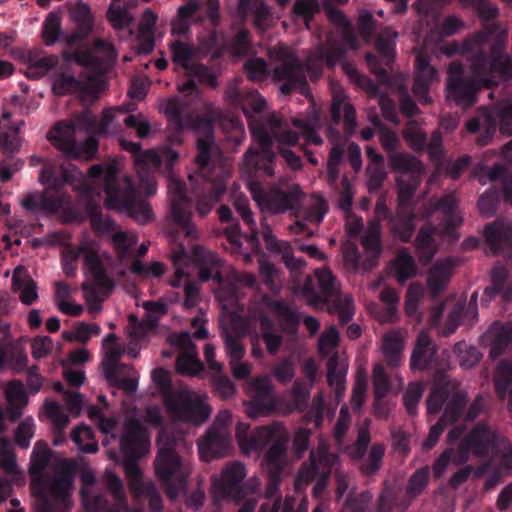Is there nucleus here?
<instances>
[{
  "label": "nucleus",
  "instance_id": "8",
  "mask_svg": "<svg viewBox=\"0 0 512 512\" xmlns=\"http://www.w3.org/2000/svg\"><path fill=\"white\" fill-rule=\"evenodd\" d=\"M158 448L154 468H156L159 479L165 484L168 495L175 499L185 490L186 478L190 473V468L174 453L172 443L168 440L164 431L160 433Z\"/></svg>",
  "mask_w": 512,
  "mask_h": 512
},
{
  "label": "nucleus",
  "instance_id": "59",
  "mask_svg": "<svg viewBox=\"0 0 512 512\" xmlns=\"http://www.w3.org/2000/svg\"><path fill=\"white\" fill-rule=\"evenodd\" d=\"M70 16L85 31L91 29L93 21L92 12L82 1L79 0L70 7Z\"/></svg>",
  "mask_w": 512,
  "mask_h": 512
},
{
  "label": "nucleus",
  "instance_id": "46",
  "mask_svg": "<svg viewBox=\"0 0 512 512\" xmlns=\"http://www.w3.org/2000/svg\"><path fill=\"white\" fill-rule=\"evenodd\" d=\"M380 299L385 307L383 312L376 314L378 321L382 323L395 321L399 300L397 292L391 288H385L380 294Z\"/></svg>",
  "mask_w": 512,
  "mask_h": 512
},
{
  "label": "nucleus",
  "instance_id": "40",
  "mask_svg": "<svg viewBox=\"0 0 512 512\" xmlns=\"http://www.w3.org/2000/svg\"><path fill=\"white\" fill-rule=\"evenodd\" d=\"M464 399L465 395H461L457 400L449 402L445 411V416H443L442 420L431 428L430 435H428L426 442H424L426 448H432L439 439L443 431V423L446 421L453 422L458 419L459 411L464 403Z\"/></svg>",
  "mask_w": 512,
  "mask_h": 512
},
{
  "label": "nucleus",
  "instance_id": "58",
  "mask_svg": "<svg viewBox=\"0 0 512 512\" xmlns=\"http://www.w3.org/2000/svg\"><path fill=\"white\" fill-rule=\"evenodd\" d=\"M454 351L457 355L458 363L463 369H470L479 362L480 355L476 348L470 347L465 342H458Z\"/></svg>",
  "mask_w": 512,
  "mask_h": 512
},
{
  "label": "nucleus",
  "instance_id": "18",
  "mask_svg": "<svg viewBox=\"0 0 512 512\" xmlns=\"http://www.w3.org/2000/svg\"><path fill=\"white\" fill-rule=\"evenodd\" d=\"M168 196H170L172 218L185 230L186 236L196 238L195 226L190 223L188 200L183 193L180 180L173 174L168 175Z\"/></svg>",
  "mask_w": 512,
  "mask_h": 512
},
{
  "label": "nucleus",
  "instance_id": "12",
  "mask_svg": "<svg viewBox=\"0 0 512 512\" xmlns=\"http://www.w3.org/2000/svg\"><path fill=\"white\" fill-rule=\"evenodd\" d=\"M80 127L77 124L59 123L51 129L48 138L51 144L60 150L66 157L88 160L97 151V142L94 137H88L83 144L75 143V134Z\"/></svg>",
  "mask_w": 512,
  "mask_h": 512
},
{
  "label": "nucleus",
  "instance_id": "19",
  "mask_svg": "<svg viewBox=\"0 0 512 512\" xmlns=\"http://www.w3.org/2000/svg\"><path fill=\"white\" fill-rule=\"evenodd\" d=\"M251 194L255 202H257L262 212L267 213H284L296 206L299 193L297 190L286 191H270L262 193L258 184H251Z\"/></svg>",
  "mask_w": 512,
  "mask_h": 512
},
{
  "label": "nucleus",
  "instance_id": "10",
  "mask_svg": "<svg viewBox=\"0 0 512 512\" xmlns=\"http://www.w3.org/2000/svg\"><path fill=\"white\" fill-rule=\"evenodd\" d=\"M434 212L446 220V228L444 230H434L432 228H424L420 230L417 237V249L419 257L425 261L430 260L442 237L449 235L451 228L458 225L462 221L461 215L456 211V200L454 195L449 194L446 198L433 204Z\"/></svg>",
  "mask_w": 512,
  "mask_h": 512
},
{
  "label": "nucleus",
  "instance_id": "43",
  "mask_svg": "<svg viewBox=\"0 0 512 512\" xmlns=\"http://www.w3.org/2000/svg\"><path fill=\"white\" fill-rule=\"evenodd\" d=\"M124 471H126V474L130 480V485L132 489H134L137 496L146 494L150 498V502L152 505L159 504V497L157 493L153 491L152 487L143 485L142 480L140 479V471L136 462H126V464H124Z\"/></svg>",
  "mask_w": 512,
  "mask_h": 512
},
{
  "label": "nucleus",
  "instance_id": "29",
  "mask_svg": "<svg viewBox=\"0 0 512 512\" xmlns=\"http://www.w3.org/2000/svg\"><path fill=\"white\" fill-rule=\"evenodd\" d=\"M27 68L26 75L28 78L37 79L40 78L51 70H58L63 56L58 58L56 56H45L41 52L30 51L26 58Z\"/></svg>",
  "mask_w": 512,
  "mask_h": 512
},
{
  "label": "nucleus",
  "instance_id": "27",
  "mask_svg": "<svg viewBox=\"0 0 512 512\" xmlns=\"http://www.w3.org/2000/svg\"><path fill=\"white\" fill-rule=\"evenodd\" d=\"M12 289L13 292L18 293L23 305H33L38 299L36 282L25 268H15L12 277Z\"/></svg>",
  "mask_w": 512,
  "mask_h": 512
},
{
  "label": "nucleus",
  "instance_id": "42",
  "mask_svg": "<svg viewBox=\"0 0 512 512\" xmlns=\"http://www.w3.org/2000/svg\"><path fill=\"white\" fill-rule=\"evenodd\" d=\"M347 373V364L345 361H337L336 358L332 357L329 362H327V381H329L331 387H333L334 392H336L337 397H342L345 392V383Z\"/></svg>",
  "mask_w": 512,
  "mask_h": 512
},
{
  "label": "nucleus",
  "instance_id": "16",
  "mask_svg": "<svg viewBox=\"0 0 512 512\" xmlns=\"http://www.w3.org/2000/svg\"><path fill=\"white\" fill-rule=\"evenodd\" d=\"M497 126L501 133L512 135V104L507 100L500 102L491 112H484L478 118H472L467 123L469 131L475 132L484 129L489 134Z\"/></svg>",
  "mask_w": 512,
  "mask_h": 512
},
{
  "label": "nucleus",
  "instance_id": "64",
  "mask_svg": "<svg viewBox=\"0 0 512 512\" xmlns=\"http://www.w3.org/2000/svg\"><path fill=\"white\" fill-rule=\"evenodd\" d=\"M196 10L194 3H189L186 6H181L178 11V16L172 22V32L175 34L186 33L188 29V22L190 17L193 16Z\"/></svg>",
  "mask_w": 512,
  "mask_h": 512
},
{
  "label": "nucleus",
  "instance_id": "20",
  "mask_svg": "<svg viewBox=\"0 0 512 512\" xmlns=\"http://www.w3.org/2000/svg\"><path fill=\"white\" fill-rule=\"evenodd\" d=\"M120 445L123 454L134 460L149 451L150 440L146 431L136 420H129L123 425Z\"/></svg>",
  "mask_w": 512,
  "mask_h": 512
},
{
  "label": "nucleus",
  "instance_id": "52",
  "mask_svg": "<svg viewBox=\"0 0 512 512\" xmlns=\"http://www.w3.org/2000/svg\"><path fill=\"white\" fill-rule=\"evenodd\" d=\"M425 288L417 283H412L405 296V313L410 317H415L420 320L418 312L420 301L424 298Z\"/></svg>",
  "mask_w": 512,
  "mask_h": 512
},
{
  "label": "nucleus",
  "instance_id": "47",
  "mask_svg": "<svg viewBox=\"0 0 512 512\" xmlns=\"http://www.w3.org/2000/svg\"><path fill=\"white\" fill-rule=\"evenodd\" d=\"M311 463L312 469L302 468L300 473H298L296 481L297 487H301L304 484L308 483L311 480V477L314 473L319 471L321 467L326 466L330 463V456L326 454V448L324 446L321 447L317 453L311 454Z\"/></svg>",
  "mask_w": 512,
  "mask_h": 512
},
{
  "label": "nucleus",
  "instance_id": "23",
  "mask_svg": "<svg viewBox=\"0 0 512 512\" xmlns=\"http://www.w3.org/2000/svg\"><path fill=\"white\" fill-rule=\"evenodd\" d=\"M245 478V468L240 463H232L224 468L220 478L212 483V494L216 501L228 499L237 491Z\"/></svg>",
  "mask_w": 512,
  "mask_h": 512
},
{
  "label": "nucleus",
  "instance_id": "2",
  "mask_svg": "<svg viewBox=\"0 0 512 512\" xmlns=\"http://www.w3.org/2000/svg\"><path fill=\"white\" fill-rule=\"evenodd\" d=\"M490 47L489 35L481 33L470 38L464 44V50L474 53L471 63V79L464 76L461 65L453 64L449 68L447 99L455 100L457 105L466 107L475 101V94L483 86H490L495 81L487 74H498L504 78L512 77V62L503 56H497L499 47L493 49V60L483 56V51Z\"/></svg>",
  "mask_w": 512,
  "mask_h": 512
},
{
  "label": "nucleus",
  "instance_id": "53",
  "mask_svg": "<svg viewBox=\"0 0 512 512\" xmlns=\"http://www.w3.org/2000/svg\"><path fill=\"white\" fill-rule=\"evenodd\" d=\"M240 7H242L244 12H246L248 9L253 12L254 22H256V25L261 30H265L270 24V14L267 7L262 4L261 1L253 0V4L251 5L250 0H242V2H240Z\"/></svg>",
  "mask_w": 512,
  "mask_h": 512
},
{
  "label": "nucleus",
  "instance_id": "24",
  "mask_svg": "<svg viewBox=\"0 0 512 512\" xmlns=\"http://www.w3.org/2000/svg\"><path fill=\"white\" fill-rule=\"evenodd\" d=\"M231 447V438L225 429L208 430L207 435L199 442V453L203 461L221 457Z\"/></svg>",
  "mask_w": 512,
  "mask_h": 512
},
{
  "label": "nucleus",
  "instance_id": "41",
  "mask_svg": "<svg viewBox=\"0 0 512 512\" xmlns=\"http://www.w3.org/2000/svg\"><path fill=\"white\" fill-rule=\"evenodd\" d=\"M494 385L500 396L508 395V407L512 410V360L499 364L494 375Z\"/></svg>",
  "mask_w": 512,
  "mask_h": 512
},
{
  "label": "nucleus",
  "instance_id": "44",
  "mask_svg": "<svg viewBox=\"0 0 512 512\" xmlns=\"http://www.w3.org/2000/svg\"><path fill=\"white\" fill-rule=\"evenodd\" d=\"M433 354L434 350L429 342V336L425 332H420L412 353V369H425Z\"/></svg>",
  "mask_w": 512,
  "mask_h": 512
},
{
  "label": "nucleus",
  "instance_id": "55",
  "mask_svg": "<svg viewBox=\"0 0 512 512\" xmlns=\"http://www.w3.org/2000/svg\"><path fill=\"white\" fill-rule=\"evenodd\" d=\"M122 108H112L102 113V118L96 132L98 133H115L119 130V121L123 116Z\"/></svg>",
  "mask_w": 512,
  "mask_h": 512
},
{
  "label": "nucleus",
  "instance_id": "25",
  "mask_svg": "<svg viewBox=\"0 0 512 512\" xmlns=\"http://www.w3.org/2000/svg\"><path fill=\"white\" fill-rule=\"evenodd\" d=\"M172 60L175 65L199 76L201 81H207L213 86V79L207 68L194 65V51L184 43L171 44Z\"/></svg>",
  "mask_w": 512,
  "mask_h": 512
},
{
  "label": "nucleus",
  "instance_id": "63",
  "mask_svg": "<svg viewBox=\"0 0 512 512\" xmlns=\"http://www.w3.org/2000/svg\"><path fill=\"white\" fill-rule=\"evenodd\" d=\"M368 381L367 376L359 371L356 374L351 403L354 410L359 411L365 399V393H367Z\"/></svg>",
  "mask_w": 512,
  "mask_h": 512
},
{
  "label": "nucleus",
  "instance_id": "61",
  "mask_svg": "<svg viewBox=\"0 0 512 512\" xmlns=\"http://www.w3.org/2000/svg\"><path fill=\"white\" fill-rule=\"evenodd\" d=\"M43 412L45 417L55 424L58 430H63L69 423V417L63 412L60 405L54 401H45Z\"/></svg>",
  "mask_w": 512,
  "mask_h": 512
},
{
  "label": "nucleus",
  "instance_id": "60",
  "mask_svg": "<svg viewBox=\"0 0 512 512\" xmlns=\"http://www.w3.org/2000/svg\"><path fill=\"white\" fill-rule=\"evenodd\" d=\"M228 175L229 174H227L223 168H220V179H218V181H216L214 184V195H212L208 202L201 200L199 203H197L196 210L197 213H199L201 216L207 215L210 212L213 204H215L216 201H218L221 195L224 193V181Z\"/></svg>",
  "mask_w": 512,
  "mask_h": 512
},
{
  "label": "nucleus",
  "instance_id": "34",
  "mask_svg": "<svg viewBox=\"0 0 512 512\" xmlns=\"http://www.w3.org/2000/svg\"><path fill=\"white\" fill-rule=\"evenodd\" d=\"M405 338V330H390L383 336L382 353L389 364L397 365L399 363Z\"/></svg>",
  "mask_w": 512,
  "mask_h": 512
},
{
  "label": "nucleus",
  "instance_id": "17",
  "mask_svg": "<svg viewBox=\"0 0 512 512\" xmlns=\"http://www.w3.org/2000/svg\"><path fill=\"white\" fill-rule=\"evenodd\" d=\"M251 401L246 404V413L250 418L264 416L275 408V397L268 377H260L247 386Z\"/></svg>",
  "mask_w": 512,
  "mask_h": 512
},
{
  "label": "nucleus",
  "instance_id": "37",
  "mask_svg": "<svg viewBox=\"0 0 512 512\" xmlns=\"http://www.w3.org/2000/svg\"><path fill=\"white\" fill-rule=\"evenodd\" d=\"M20 146L19 128L9 124L8 113L2 114V118H0V150L5 154H13L19 151Z\"/></svg>",
  "mask_w": 512,
  "mask_h": 512
},
{
  "label": "nucleus",
  "instance_id": "28",
  "mask_svg": "<svg viewBox=\"0 0 512 512\" xmlns=\"http://www.w3.org/2000/svg\"><path fill=\"white\" fill-rule=\"evenodd\" d=\"M490 346V357L495 358L512 343V323H494L483 337Z\"/></svg>",
  "mask_w": 512,
  "mask_h": 512
},
{
  "label": "nucleus",
  "instance_id": "50",
  "mask_svg": "<svg viewBox=\"0 0 512 512\" xmlns=\"http://www.w3.org/2000/svg\"><path fill=\"white\" fill-rule=\"evenodd\" d=\"M72 441L79 450L85 453H94L97 450V442L92 430L86 425H80L72 431Z\"/></svg>",
  "mask_w": 512,
  "mask_h": 512
},
{
  "label": "nucleus",
  "instance_id": "1",
  "mask_svg": "<svg viewBox=\"0 0 512 512\" xmlns=\"http://www.w3.org/2000/svg\"><path fill=\"white\" fill-rule=\"evenodd\" d=\"M122 148L134 155L135 165L139 176L137 185L132 184L128 177H124L116 186L117 165L109 163L106 166L94 165L84 176L72 163L59 164L56 160L43 159L39 156L30 157V164L41 167L38 181L48 189L58 188L62 183H69L74 190H82L88 194H96L94 187L102 185L105 191V204L110 209L127 213L139 223L151 219V209L145 198L155 193L152 179L145 178L142 173L158 169L161 163L169 167L177 160L179 155L170 149L139 150L138 144L121 141Z\"/></svg>",
  "mask_w": 512,
  "mask_h": 512
},
{
  "label": "nucleus",
  "instance_id": "11",
  "mask_svg": "<svg viewBox=\"0 0 512 512\" xmlns=\"http://www.w3.org/2000/svg\"><path fill=\"white\" fill-rule=\"evenodd\" d=\"M269 56L275 62L272 77L281 82L282 94H288L291 90H297L303 95L309 93L306 87L303 69L296 62L294 55L287 46L281 44L270 50Z\"/></svg>",
  "mask_w": 512,
  "mask_h": 512
},
{
  "label": "nucleus",
  "instance_id": "48",
  "mask_svg": "<svg viewBox=\"0 0 512 512\" xmlns=\"http://www.w3.org/2000/svg\"><path fill=\"white\" fill-rule=\"evenodd\" d=\"M362 246L370 259H374L381 251V240L379 239V224L374 220L370 222L362 236Z\"/></svg>",
  "mask_w": 512,
  "mask_h": 512
},
{
  "label": "nucleus",
  "instance_id": "4",
  "mask_svg": "<svg viewBox=\"0 0 512 512\" xmlns=\"http://www.w3.org/2000/svg\"><path fill=\"white\" fill-rule=\"evenodd\" d=\"M236 437L239 448L248 455L262 449L269 442H274L268 450L264 461V469L267 473L276 477L285 464V447L287 446L288 436L280 425L261 427L250 433L247 424L237 425Z\"/></svg>",
  "mask_w": 512,
  "mask_h": 512
},
{
  "label": "nucleus",
  "instance_id": "49",
  "mask_svg": "<svg viewBox=\"0 0 512 512\" xmlns=\"http://www.w3.org/2000/svg\"><path fill=\"white\" fill-rule=\"evenodd\" d=\"M199 252L202 255V263L200 267V277L202 281H208L210 279H216L218 283H221V271L219 267L221 264L215 255L200 248Z\"/></svg>",
  "mask_w": 512,
  "mask_h": 512
},
{
  "label": "nucleus",
  "instance_id": "9",
  "mask_svg": "<svg viewBox=\"0 0 512 512\" xmlns=\"http://www.w3.org/2000/svg\"><path fill=\"white\" fill-rule=\"evenodd\" d=\"M392 164H394L396 169L400 170L397 176V186L399 194V214H401L404 213L405 206L409 203L414 190L419 185V174L422 168L416 158L406 154L394 156V158H392ZM400 221L401 218L399 215L396 219L395 230L400 240L406 241L412 235L413 226L411 223H406L405 230L402 232L398 227Z\"/></svg>",
  "mask_w": 512,
  "mask_h": 512
},
{
  "label": "nucleus",
  "instance_id": "54",
  "mask_svg": "<svg viewBox=\"0 0 512 512\" xmlns=\"http://www.w3.org/2000/svg\"><path fill=\"white\" fill-rule=\"evenodd\" d=\"M107 19L116 29L127 27L131 22V15L121 5V0H112L107 11Z\"/></svg>",
  "mask_w": 512,
  "mask_h": 512
},
{
  "label": "nucleus",
  "instance_id": "14",
  "mask_svg": "<svg viewBox=\"0 0 512 512\" xmlns=\"http://www.w3.org/2000/svg\"><path fill=\"white\" fill-rule=\"evenodd\" d=\"M468 446L477 455L499 457L500 465L512 473V451L507 442L492 431L476 428L469 436Z\"/></svg>",
  "mask_w": 512,
  "mask_h": 512
},
{
  "label": "nucleus",
  "instance_id": "13",
  "mask_svg": "<svg viewBox=\"0 0 512 512\" xmlns=\"http://www.w3.org/2000/svg\"><path fill=\"white\" fill-rule=\"evenodd\" d=\"M21 206L32 212L58 213L65 222L79 219V216L71 211L69 197L59 190L27 193L21 200Z\"/></svg>",
  "mask_w": 512,
  "mask_h": 512
},
{
  "label": "nucleus",
  "instance_id": "30",
  "mask_svg": "<svg viewBox=\"0 0 512 512\" xmlns=\"http://www.w3.org/2000/svg\"><path fill=\"white\" fill-rule=\"evenodd\" d=\"M143 307L148 313V319L145 324H139L133 316L129 317V337L131 342L141 340L144 337L145 328H153L155 321L159 316L166 313V306L159 302H144Z\"/></svg>",
  "mask_w": 512,
  "mask_h": 512
},
{
  "label": "nucleus",
  "instance_id": "31",
  "mask_svg": "<svg viewBox=\"0 0 512 512\" xmlns=\"http://www.w3.org/2000/svg\"><path fill=\"white\" fill-rule=\"evenodd\" d=\"M172 259L175 266V273L174 278L171 280V286L180 287L181 285H184L186 293L185 306L188 308L194 307L198 298V289L195 284L187 283V276L182 268V265L187 259L185 251L181 250L174 253Z\"/></svg>",
  "mask_w": 512,
  "mask_h": 512
},
{
  "label": "nucleus",
  "instance_id": "15",
  "mask_svg": "<svg viewBox=\"0 0 512 512\" xmlns=\"http://www.w3.org/2000/svg\"><path fill=\"white\" fill-rule=\"evenodd\" d=\"M102 368L107 379L123 389L132 392L137 387V378L130 376L128 379L117 377L118 361L121 359L124 349L114 334H109L102 340Z\"/></svg>",
  "mask_w": 512,
  "mask_h": 512
},
{
  "label": "nucleus",
  "instance_id": "35",
  "mask_svg": "<svg viewBox=\"0 0 512 512\" xmlns=\"http://www.w3.org/2000/svg\"><path fill=\"white\" fill-rule=\"evenodd\" d=\"M262 236L265 238L267 249L273 252H279L282 255V260L286 263L288 269H298L302 263L295 260L291 255L290 245L286 241L277 240L270 227L262 223Z\"/></svg>",
  "mask_w": 512,
  "mask_h": 512
},
{
  "label": "nucleus",
  "instance_id": "51",
  "mask_svg": "<svg viewBox=\"0 0 512 512\" xmlns=\"http://www.w3.org/2000/svg\"><path fill=\"white\" fill-rule=\"evenodd\" d=\"M394 271L397 280L402 283L415 275L414 261L407 251H399L394 262Z\"/></svg>",
  "mask_w": 512,
  "mask_h": 512
},
{
  "label": "nucleus",
  "instance_id": "56",
  "mask_svg": "<svg viewBox=\"0 0 512 512\" xmlns=\"http://www.w3.org/2000/svg\"><path fill=\"white\" fill-rule=\"evenodd\" d=\"M260 331L268 352L274 354L280 348L281 336L274 331L273 324L266 317L260 318Z\"/></svg>",
  "mask_w": 512,
  "mask_h": 512
},
{
  "label": "nucleus",
  "instance_id": "36",
  "mask_svg": "<svg viewBox=\"0 0 512 512\" xmlns=\"http://www.w3.org/2000/svg\"><path fill=\"white\" fill-rule=\"evenodd\" d=\"M81 482H83V487H81V499H83V504L88 511L96 512L101 509L103 503L101 498L96 493L95 489V477L90 468H85L83 472L80 474Z\"/></svg>",
  "mask_w": 512,
  "mask_h": 512
},
{
  "label": "nucleus",
  "instance_id": "38",
  "mask_svg": "<svg viewBox=\"0 0 512 512\" xmlns=\"http://www.w3.org/2000/svg\"><path fill=\"white\" fill-rule=\"evenodd\" d=\"M231 282L222 284L221 288L216 292L217 298L223 301V307L226 310H230L233 306V299L238 298L237 290L238 286L236 283L245 282L248 287H252L255 281V278L252 274H244L240 276L234 272H232Z\"/></svg>",
  "mask_w": 512,
  "mask_h": 512
},
{
  "label": "nucleus",
  "instance_id": "7",
  "mask_svg": "<svg viewBox=\"0 0 512 512\" xmlns=\"http://www.w3.org/2000/svg\"><path fill=\"white\" fill-rule=\"evenodd\" d=\"M165 406L173 419L192 425L202 424L211 413L207 394L187 387L167 392Z\"/></svg>",
  "mask_w": 512,
  "mask_h": 512
},
{
  "label": "nucleus",
  "instance_id": "3",
  "mask_svg": "<svg viewBox=\"0 0 512 512\" xmlns=\"http://www.w3.org/2000/svg\"><path fill=\"white\" fill-rule=\"evenodd\" d=\"M80 256L84 257L88 274H90V279L83 285L88 312L98 313L101 311V302L108 298L113 291L114 284L103 273L96 251V244L93 241L83 242L78 248L68 246L63 250L65 275H74L77 269V260Z\"/></svg>",
  "mask_w": 512,
  "mask_h": 512
},
{
  "label": "nucleus",
  "instance_id": "39",
  "mask_svg": "<svg viewBox=\"0 0 512 512\" xmlns=\"http://www.w3.org/2000/svg\"><path fill=\"white\" fill-rule=\"evenodd\" d=\"M451 269H453V262L448 259L435 263L431 269L430 274H428L427 285L434 296L447 286Z\"/></svg>",
  "mask_w": 512,
  "mask_h": 512
},
{
  "label": "nucleus",
  "instance_id": "22",
  "mask_svg": "<svg viewBox=\"0 0 512 512\" xmlns=\"http://www.w3.org/2000/svg\"><path fill=\"white\" fill-rule=\"evenodd\" d=\"M315 281L310 279L303 287V295L311 305H315L318 300L331 298L338 293V283L333 277L329 268H320L315 271Z\"/></svg>",
  "mask_w": 512,
  "mask_h": 512
},
{
  "label": "nucleus",
  "instance_id": "57",
  "mask_svg": "<svg viewBox=\"0 0 512 512\" xmlns=\"http://www.w3.org/2000/svg\"><path fill=\"white\" fill-rule=\"evenodd\" d=\"M341 114L344 115L347 127L353 130L355 126V115L353 107L344 102L340 95L334 94V100L332 104L333 119L338 122L341 118Z\"/></svg>",
  "mask_w": 512,
  "mask_h": 512
},
{
  "label": "nucleus",
  "instance_id": "32",
  "mask_svg": "<svg viewBox=\"0 0 512 512\" xmlns=\"http://www.w3.org/2000/svg\"><path fill=\"white\" fill-rule=\"evenodd\" d=\"M195 137L197 150H199V155L196 156L195 163L197 168H199L200 175L206 177L207 173L205 172V168L209 161V151L213 149L210 123L206 121L197 125L195 128Z\"/></svg>",
  "mask_w": 512,
  "mask_h": 512
},
{
  "label": "nucleus",
  "instance_id": "33",
  "mask_svg": "<svg viewBox=\"0 0 512 512\" xmlns=\"http://www.w3.org/2000/svg\"><path fill=\"white\" fill-rule=\"evenodd\" d=\"M417 75L416 82H414L413 93L418 96L419 100L428 103L431 99L427 95L428 85L437 81L436 73L433 67L428 65L425 57L422 55L417 56L416 61Z\"/></svg>",
  "mask_w": 512,
  "mask_h": 512
},
{
  "label": "nucleus",
  "instance_id": "6",
  "mask_svg": "<svg viewBox=\"0 0 512 512\" xmlns=\"http://www.w3.org/2000/svg\"><path fill=\"white\" fill-rule=\"evenodd\" d=\"M251 131L261 151L248 150L245 162L253 168L265 170L267 175H272L273 170L267 165L274 158V153L270 150L271 145L274 141L283 145H295L297 135L288 131L287 124H283L276 118H272L267 124L261 126L251 124Z\"/></svg>",
  "mask_w": 512,
  "mask_h": 512
},
{
  "label": "nucleus",
  "instance_id": "45",
  "mask_svg": "<svg viewBox=\"0 0 512 512\" xmlns=\"http://www.w3.org/2000/svg\"><path fill=\"white\" fill-rule=\"evenodd\" d=\"M6 399L8 402V410L12 413L13 417L18 416L20 409L27 406L28 397L20 381L14 380L7 383Z\"/></svg>",
  "mask_w": 512,
  "mask_h": 512
},
{
  "label": "nucleus",
  "instance_id": "21",
  "mask_svg": "<svg viewBox=\"0 0 512 512\" xmlns=\"http://www.w3.org/2000/svg\"><path fill=\"white\" fill-rule=\"evenodd\" d=\"M171 343L180 349L176 359V370L182 375H198L202 370V362L197 357L196 349L190 341L188 333L172 335Z\"/></svg>",
  "mask_w": 512,
  "mask_h": 512
},
{
  "label": "nucleus",
  "instance_id": "5",
  "mask_svg": "<svg viewBox=\"0 0 512 512\" xmlns=\"http://www.w3.org/2000/svg\"><path fill=\"white\" fill-rule=\"evenodd\" d=\"M115 57L114 46L105 40L95 41L93 53L86 56L81 53L74 55L65 53L62 65L52 76V91L57 95H69L83 90L82 81L72 72L73 66H91L95 61H112Z\"/></svg>",
  "mask_w": 512,
  "mask_h": 512
},
{
  "label": "nucleus",
  "instance_id": "62",
  "mask_svg": "<svg viewBox=\"0 0 512 512\" xmlns=\"http://www.w3.org/2000/svg\"><path fill=\"white\" fill-rule=\"evenodd\" d=\"M130 272L135 275H141L143 277H161L165 273V268L161 262H151L149 264H143L136 260L131 263Z\"/></svg>",
  "mask_w": 512,
  "mask_h": 512
},
{
  "label": "nucleus",
  "instance_id": "26",
  "mask_svg": "<svg viewBox=\"0 0 512 512\" xmlns=\"http://www.w3.org/2000/svg\"><path fill=\"white\" fill-rule=\"evenodd\" d=\"M73 491V479L69 472H63L56 475L51 481L48 489L49 498L57 504L60 512H66L70 509V496Z\"/></svg>",
  "mask_w": 512,
  "mask_h": 512
}]
</instances>
